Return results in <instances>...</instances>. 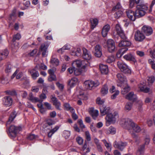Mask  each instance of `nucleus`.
Instances as JSON below:
<instances>
[{
  "label": "nucleus",
  "instance_id": "nucleus-39",
  "mask_svg": "<svg viewBox=\"0 0 155 155\" xmlns=\"http://www.w3.org/2000/svg\"><path fill=\"white\" fill-rule=\"evenodd\" d=\"M15 113V112H13L11 114L10 116L9 117V119L6 123V126L7 127V126L15 118L16 116Z\"/></svg>",
  "mask_w": 155,
  "mask_h": 155
},
{
  "label": "nucleus",
  "instance_id": "nucleus-29",
  "mask_svg": "<svg viewBox=\"0 0 155 155\" xmlns=\"http://www.w3.org/2000/svg\"><path fill=\"white\" fill-rule=\"evenodd\" d=\"M122 87V89L121 90V92L122 94H124L127 93L130 90V87L128 85L127 82V84H123L122 86H120Z\"/></svg>",
  "mask_w": 155,
  "mask_h": 155
},
{
  "label": "nucleus",
  "instance_id": "nucleus-44",
  "mask_svg": "<svg viewBox=\"0 0 155 155\" xmlns=\"http://www.w3.org/2000/svg\"><path fill=\"white\" fill-rule=\"evenodd\" d=\"M114 14V16L115 18L117 19H118L119 18L121 17L123 14V11L120 10H119Z\"/></svg>",
  "mask_w": 155,
  "mask_h": 155
},
{
  "label": "nucleus",
  "instance_id": "nucleus-28",
  "mask_svg": "<svg viewBox=\"0 0 155 155\" xmlns=\"http://www.w3.org/2000/svg\"><path fill=\"white\" fill-rule=\"evenodd\" d=\"M100 71L101 73L106 74L108 72V69L107 65L101 64L99 65Z\"/></svg>",
  "mask_w": 155,
  "mask_h": 155
},
{
  "label": "nucleus",
  "instance_id": "nucleus-26",
  "mask_svg": "<svg viewBox=\"0 0 155 155\" xmlns=\"http://www.w3.org/2000/svg\"><path fill=\"white\" fill-rule=\"evenodd\" d=\"M100 112L102 115L109 114L110 111V108L109 107H106L105 105H102L100 107Z\"/></svg>",
  "mask_w": 155,
  "mask_h": 155
},
{
  "label": "nucleus",
  "instance_id": "nucleus-7",
  "mask_svg": "<svg viewBox=\"0 0 155 155\" xmlns=\"http://www.w3.org/2000/svg\"><path fill=\"white\" fill-rule=\"evenodd\" d=\"M99 85L98 82L94 81L88 80L85 81L84 83V86L85 89L88 90H91L94 87H97Z\"/></svg>",
  "mask_w": 155,
  "mask_h": 155
},
{
  "label": "nucleus",
  "instance_id": "nucleus-3",
  "mask_svg": "<svg viewBox=\"0 0 155 155\" xmlns=\"http://www.w3.org/2000/svg\"><path fill=\"white\" fill-rule=\"evenodd\" d=\"M118 117L117 113L116 112H114L113 114L112 113L107 114L105 118L106 125L108 126L110 123H114Z\"/></svg>",
  "mask_w": 155,
  "mask_h": 155
},
{
  "label": "nucleus",
  "instance_id": "nucleus-51",
  "mask_svg": "<svg viewBox=\"0 0 155 155\" xmlns=\"http://www.w3.org/2000/svg\"><path fill=\"white\" fill-rule=\"evenodd\" d=\"M54 124V121L51 119H48L46 120V127H47L48 125L50 126Z\"/></svg>",
  "mask_w": 155,
  "mask_h": 155
},
{
  "label": "nucleus",
  "instance_id": "nucleus-2",
  "mask_svg": "<svg viewBox=\"0 0 155 155\" xmlns=\"http://www.w3.org/2000/svg\"><path fill=\"white\" fill-rule=\"evenodd\" d=\"M132 132H129L131 134L133 138L134 139L136 142L137 143L139 141V138L137 134L135 133H138L140 132L141 129L138 124L135 123L131 128Z\"/></svg>",
  "mask_w": 155,
  "mask_h": 155
},
{
  "label": "nucleus",
  "instance_id": "nucleus-6",
  "mask_svg": "<svg viewBox=\"0 0 155 155\" xmlns=\"http://www.w3.org/2000/svg\"><path fill=\"white\" fill-rule=\"evenodd\" d=\"M117 65L120 71L126 74H130L131 73V71L130 69L123 61H118Z\"/></svg>",
  "mask_w": 155,
  "mask_h": 155
},
{
  "label": "nucleus",
  "instance_id": "nucleus-1",
  "mask_svg": "<svg viewBox=\"0 0 155 155\" xmlns=\"http://www.w3.org/2000/svg\"><path fill=\"white\" fill-rule=\"evenodd\" d=\"M136 7L135 13L137 18L143 16L146 13L145 10H147L148 8L146 5L143 4L138 5Z\"/></svg>",
  "mask_w": 155,
  "mask_h": 155
},
{
  "label": "nucleus",
  "instance_id": "nucleus-22",
  "mask_svg": "<svg viewBox=\"0 0 155 155\" xmlns=\"http://www.w3.org/2000/svg\"><path fill=\"white\" fill-rule=\"evenodd\" d=\"M3 101L4 104L8 106H11L12 103V98L10 96L4 97L3 99Z\"/></svg>",
  "mask_w": 155,
  "mask_h": 155
},
{
  "label": "nucleus",
  "instance_id": "nucleus-53",
  "mask_svg": "<svg viewBox=\"0 0 155 155\" xmlns=\"http://www.w3.org/2000/svg\"><path fill=\"white\" fill-rule=\"evenodd\" d=\"M140 0H130L129 6L132 8L133 7L135 3L137 4L139 3Z\"/></svg>",
  "mask_w": 155,
  "mask_h": 155
},
{
  "label": "nucleus",
  "instance_id": "nucleus-37",
  "mask_svg": "<svg viewBox=\"0 0 155 155\" xmlns=\"http://www.w3.org/2000/svg\"><path fill=\"white\" fill-rule=\"evenodd\" d=\"M18 70L17 69L11 77V78H13L16 76L17 79H19L22 76V73L21 72H19L18 73Z\"/></svg>",
  "mask_w": 155,
  "mask_h": 155
},
{
  "label": "nucleus",
  "instance_id": "nucleus-50",
  "mask_svg": "<svg viewBox=\"0 0 155 155\" xmlns=\"http://www.w3.org/2000/svg\"><path fill=\"white\" fill-rule=\"evenodd\" d=\"M115 60V58L114 56L111 55L108 57L106 62L108 63H110L114 61Z\"/></svg>",
  "mask_w": 155,
  "mask_h": 155
},
{
  "label": "nucleus",
  "instance_id": "nucleus-15",
  "mask_svg": "<svg viewBox=\"0 0 155 155\" xmlns=\"http://www.w3.org/2000/svg\"><path fill=\"white\" fill-rule=\"evenodd\" d=\"M82 57L86 60H90L91 59L92 56L90 52L85 48H83Z\"/></svg>",
  "mask_w": 155,
  "mask_h": 155
},
{
  "label": "nucleus",
  "instance_id": "nucleus-62",
  "mask_svg": "<svg viewBox=\"0 0 155 155\" xmlns=\"http://www.w3.org/2000/svg\"><path fill=\"white\" fill-rule=\"evenodd\" d=\"M12 66L11 64H8L6 67L5 71L6 73H9L12 71Z\"/></svg>",
  "mask_w": 155,
  "mask_h": 155
},
{
  "label": "nucleus",
  "instance_id": "nucleus-9",
  "mask_svg": "<svg viewBox=\"0 0 155 155\" xmlns=\"http://www.w3.org/2000/svg\"><path fill=\"white\" fill-rule=\"evenodd\" d=\"M145 38V36L142 31L137 30L135 32L134 38L136 41L140 42H142Z\"/></svg>",
  "mask_w": 155,
  "mask_h": 155
},
{
  "label": "nucleus",
  "instance_id": "nucleus-40",
  "mask_svg": "<svg viewBox=\"0 0 155 155\" xmlns=\"http://www.w3.org/2000/svg\"><path fill=\"white\" fill-rule=\"evenodd\" d=\"M9 52L7 49L4 50L1 53V57H0V61L2 60L3 59L6 58L8 55Z\"/></svg>",
  "mask_w": 155,
  "mask_h": 155
},
{
  "label": "nucleus",
  "instance_id": "nucleus-4",
  "mask_svg": "<svg viewBox=\"0 0 155 155\" xmlns=\"http://www.w3.org/2000/svg\"><path fill=\"white\" fill-rule=\"evenodd\" d=\"M115 28V30L113 33L114 36H116L117 38L120 36L124 40L127 39V37L124 35L123 31L119 24H117L116 25Z\"/></svg>",
  "mask_w": 155,
  "mask_h": 155
},
{
  "label": "nucleus",
  "instance_id": "nucleus-54",
  "mask_svg": "<svg viewBox=\"0 0 155 155\" xmlns=\"http://www.w3.org/2000/svg\"><path fill=\"white\" fill-rule=\"evenodd\" d=\"M63 136L66 138H68L70 136L71 133L70 131L65 130L64 131L63 133Z\"/></svg>",
  "mask_w": 155,
  "mask_h": 155
},
{
  "label": "nucleus",
  "instance_id": "nucleus-12",
  "mask_svg": "<svg viewBox=\"0 0 155 155\" xmlns=\"http://www.w3.org/2000/svg\"><path fill=\"white\" fill-rule=\"evenodd\" d=\"M142 31L146 36H149L151 35L153 32L152 28L148 25H145L141 28Z\"/></svg>",
  "mask_w": 155,
  "mask_h": 155
},
{
  "label": "nucleus",
  "instance_id": "nucleus-61",
  "mask_svg": "<svg viewBox=\"0 0 155 155\" xmlns=\"http://www.w3.org/2000/svg\"><path fill=\"white\" fill-rule=\"evenodd\" d=\"M37 137V136L34 134H30L28 136V138L30 140H33L36 139Z\"/></svg>",
  "mask_w": 155,
  "mask_h": 155
},
{
  "label": "nucleus",
  "instance_id": "nucleus-42",
  "mask_svg": "<svg viewBox=\"0 0 155 155\" xmlns=\"http://www.w3.org/2000/svg\"><path fill=\"white\" fill-rule=\"evenodd\" d=\"M108 92L107 86L106 84L104 85L101 89V93L104 95L106 94Z\"/></svg>",
  "mask_w": 155,
  "mask_h": 155
},
{
  "label": "nucleus",
  "instance_id": "nucleus-43",
  "mask_svg": "<svg viewBox=\"0 0 155 155\" xmlns=\"http://www.w3.org/2000/svg\"><path fill=\"white\" fill-rule=\"evenodd\" d=\"M107 134H114L116 132V129L114 127L111 126L107 130Z\"/></svg>",
  "mask_w": 155,
  "mask_h": 155
},
{
  "label": "nucleus",
  "instance_id": "nucleus-34",
  "mask_svg": "<svg viewBox=\"0 0 155 155\" xmlns=\"http://www.w3.org/2000/svg\"><path fill=\"white\" fill-rule=\"evenodd\" d=\"M139 88L141 91L144 93H147L149 91L150 88L143 84H140L138 86Z\"/></svg>",
  "mask_w": 155,
  "mask_h": 155
},
{
  "label": "nucleus",
  "instance_id": "nucleus-11",
  "mask_svg": "<svg viewBox=\"0 0 155 155\" xmlns=\"http://www.w3.org/2000/svg\"><path fill=\"white\" fill-rule=\"evenodd\" d=\"M49 44L47 43H45L42 44L39 49V52L41 53L43 57H45L46 55V53L47 52V49Z\"/></svg>",
  "mask_w": 155,
  "mask_h": 155
},
{
  "label": "nucleus",
  "instance_id": "nucleus-5",
  "mask_svg": "<svg viewBox=\"0 0 155 155\" xmlns=\"http://www.w3.org/2000/svg\"><path fill=\"white\" fill-rule=\"evenodd\" d=\"M122 122L124 123L123 125L124 127L129 132H132L131 128L135 124L133 120L129 118L123 119L120 122V124H122Z\"/></svg>",
  "mask_w": 155,
  "mask_h": 155
},
{
  "label": "nucleus",
  "instance_id": "nucleus-63",
  "mask_svg": "<svg viewBox=\"0 0 155 155\" xmlns=\"http://www.w3.org/2000/svg\"><path fill=\"white\" fill-rule=\"evenodd\" d=\"M121 7V6L120 4L118 3L115 7L113 8L112 10V11H117V10L120 9Z\"/></svg>",
  "mask_w": 155,
  "mask_h": 155
},
{
  "label": "nucleus",
  "instance_id": "nucleus-45",
  "mask_svg": "<svg viewBox=\"0 0 155 155\" xmlns=\"http://www.w3.org/2000/svg\"><path fill=\"white\" fill-rule=\"evenodd\" d=\"M29 100L33 102H37L40 101V100L38 98L33 97L32 93L29 94Z\"/></svg>",
  "mask_w": 155,
  "mask_h": 155
},
{
  "label": "nucleus",
  "instance_id": "nucleus-30",
  "mask_svg": "<svg viewBox=\"0 0 155 155\" xmlns=\"http://www.w3.org/2000/svg\"><path fill=\"white\" fill-rule=\"evenodd\" d=\"M131 45V43L129 41L125 40L121 41L119 44V47H127L130 46Z\"/></svg>",
  "mask_w": 155,
  "mask_h": 155
},
{
  "label": "nucleus",
  "instance_id": "nucleus-17",
  "mask_svg": "<svg viewBox=\"0 0 155 155\" xmlns=\"http://www.w3.org/2000/svg\"><path fill=\"white\" fill-rule=\"evenodd\" d=\"M94 55L96 57H100L102 55L101 47L99 45H97L94 47Z\"/></svg>",
  "mask_w": 155,
  "mask_h": 155
},
{
  "label": "nucleus",
  "instance_id": "nucleus-59",
  "mask_svg": "<svg viewBox=\"0 0 155 155\" xmlns=\"http://www.w3.org/2000/svg\"><path fill=\"white\" fill-rule=\"evenodd\" d=\"M81 72V69L77 68L75 67L74 70V74L75 75L78 76L80 75Z\"/></svg>",
  "mask_w": 155,
  "mask_h": 155
},
{
  "label": "nucleus",
  "instance_id": "nucleus-24",
  "mask_svg": "<svg viewBox=\"0 0 155 155\" xmlns=\"http://www.w3.org/2000/svg\"><path fill=\"white\" fill-rule=\"evenodd\" d=\"M71 53L73 56L79 57L81 54V50L79 48H78L77 49L74 48H73L71 49Z\"/></svg>",
  "mask_w": 155,
  "mask_h": 155
},
{
  "label": "nucleus",
  "instance_id": "nucleus-8",
  "mask_svg": "<svg viewBox=\"0 0 155 155\" xmlns=\"http://www.w3.org/2000/svg\"><path fill=\"white\" fill-rule=\"evenodd\" d=\"M100 40V34L98 32H94L89 36L88 41L91 45H94L95 43Z\"/></svg>",
  "mask_w": 155,
  "mask_h": 155
},
{
  "label": "nucleus",
  "instance_id": "nucleus-25",
  "mask_svg": "<svg viewBox=\"0 0 155 155\" xmlns=\"http://www.w3.org/2000/svg\"><path fill=\"white\" fill-rule=\"evenodd\" d=\"M125 98L133 101H136L137 98V95L133 92H131L127 94L126 95Z\"/></svg>",
  "mask_w": 155,
  "mask_h": 155
},
{
  "label": "nucleus",
  "instance_id": "nucleus-56",
  "mask_svg": "<svg viewBox=\"0 0 155 155\" xmlns=\"http://www.w3.org/2000/svg\"><path fill=\"white\" fill-rule=\"evenodd\" d=\"M21 38V36L20 34L17 33L16 35H15L13 37L12 39L13 42H14L16 40H19Z\"/></svg>",
  "mask_w": 155,
  "mask_h": 155
},
{
  "label": "nucleus",
  "instance_id": "nucleus-57",
  "mask_svg": "<svg viewBox=\"0 0 155 155\" xmlns=\"http://www.w3.org/2000/svg\"><path fill=\"white\" fill-rule=\"evenodd\" d=\"M104 101L103 100H101L100 97L97 98L96 100V103L101 106H102V104L104 103Z\"/></svg>",
  "mask_w": 155,
  "mask_h": 155
},
{
  "label": "nucleus",
  "instance_id": "nucleus-64",
  "mask_svg": "<svg viewBox=\"0 0 155 155\" xmlns=\"http://www.w3.org/2000/svg\"><path fill=\"white\" fill-rule=\"evenodd\" d=\"M150 55L153 58H155V50H150Z\"/></svg>",
  "mask_w": 155,
  "mask_h": 155
},
{
  "label": "nucleus",
  "instance_id": "nucleus-14",
  "mask_svg": "<svg viewBox=\"0 0 155 155\" xmlns=\"http://www.w3.org/2000/svg\"><path fill=\"white\" fill-rule=\"evenodd\" d=\"M107 43L108 51L110 52L114 51L116 47L114 40L111 39H109L107 40Z\"/></svg>",
  "mask_w": 155,
  "mask_h": 155
},
{
  "label": "nucleus",
  "instance_id": "nucleus-36",
  "mask_svg": "<svg viewBox=\"0 0 155 155\" xmlns=\"http://www.w3.org/2000/svg\"><path fill=\"white\" fill-rule=\"evenodd\" d=\"M59 128V127L58 126H56L54 128L51 130L48 133V137H51L53 134L58 130Z\"/></svg>",
  "mask_w": 155,
  "mask_h": 155
},
{
  "label": "nucleus",
  "instance_id": "nucleus-27",
  "mask_svg": "<svg viewBox=\"0 0 155 155\" xmlns=\"http://www.w3.org/2000/svg\"><path fill=\"white\" fill-rule=\"evenodd\" d=\"M89 112L94 119L96 118L99 114L98 111L97 110H94L93 107L89 109Z\"/></svg>",
  "mask_w": 155,
  "mask_h": 155
},
{
  "label": "nucleus",
  "instance_id": "nucleus-47",
  "mask_svg": "<svg viewBox=\"0 0 155 155\" xmlns=\"http://www.w3.org/2000/svg\"><path fill=\"white\" fill-rule=\"evenodd\" d=\"M147 124L149 127L152 126L153 124L155 125V118L154 117L153 120L151 119H148L147 120Z\"/></svg>",
  "mask_w": 155,
  "mask_h": 155
},
{
  "label": "nucleus",
  "instance_id": "nucleus-19",
  "mask_svg": "<svg viewBox=\"0 0 155 155\" xmlns=\"http://www.w3.org/2000/svg\"><path fill=\"white\" fill-rule=\"evenodd\" d=\"M51 99L53 102V105L55 106L56 109L59 110H61V104L58 101V99L55 97L52 96Z\"/></svg>",
  "mask_w": 155,
  "mask_h": 155
},
{
  "label": "nucleus",
  "instance_id": "nucleus-49",
  "mask_svg": "<svg viewBox=\"0 0 155 155\" xmlns=\"http://www.w3.org/2000/svg\"><path fill=\"white\" fill-rule=\"evenodd\" d=\"M147 81L149 84H151L155 81V77L153 75L149 76L147 78Z\"/></svg>",
  "mask_w": 155,
  "mask_h": 155
},
{
  "label": "nucleus",
  "instance_id": "nucleus-21",
  "mask_svg": "<svg viewBox=\"0 0 155 155\" xmlns=\"http://www.w3.org/2000/svg\"><path fill=\"white\" fill-rule=\"evenodd\" d=\"M37 69L38 67L36 66L34 68L29 71L32 78L33 79H36L39 76V74L38 71H37Z\"/></svg>",
  "mask_w": 155,
  "mask_h": 155
},
{
  "label": "nucleus",
  "instance_id": "nucleus-32",
  "mask_svg": "<svg viewBox=\"0 0 155 155\" xmlns=\"http://www.w3.org/2000/svg\"><path fill=\"white\" fill-rule=\"evenodd\" d=\"M50 63L51 64L54 66H58L59 63L58 59L55 57L54 55H52L50 60Z\"/></svg>",
  "mask_w": 155,
  "mask_h": 155
},
{
  "label": "nucleus",
  "instance_id": "nucleus-58",
  "mask_svg": "<svg viewBox=\"0 0 155 155\" xmlns=\"http://www.w3.org/2000/svg\"><path fill=\"white\" fill-rule=\"evenodd\" d=\"M16 15L15 12H13L10 14L9 17V19L10 20H12L13 21H14L15 19Z\"/></svg>",
  "mask_w": 155,
  "mask_h": 155
},
{
  "label": "nucleus",
  "instance_id": "nucleus-38",
  "mask_svg": "<svg viewBox=\"0 0 155 155\" xmlns=\"http://www.w3.org/2000/svg\"><path fill=\"white\" fill-rule=\"evenodd\" d=\"M90 21L91 24V28L93 29L97 26L98 23V20L96 18L91 19Z\"/></svg>",
  "mask_w": 155,
  "mask_h": 155
},
{
  "label": "nucleus",
  "instance_id": "nucleus-10",
  "mask_svg": "<svg viewBox=\"0 0 155 155\" xmlns=\"http://www.w3.org/2000/svg\"><path fill=\"white\" fill-rule=\"evenodd\" d=\"M21 128L20 127H15L14 125H11L9 129V135L14 137L16 136L17 133L20 131Z\"/></svg>",
  "mask_w": 155,
  "mask_h": 155
},
{
  "label": "nucleus",
  "instance_id": "nucleus-55",
  "mask_svg": "<svg viewBox=\"0 0 155 155\" xmlns=\"http://www.w3.org/2000/svg\"><path fill=\"white\" fill-rule=\"evenodd\" d=\"M48 81L50 82L56 81V76L54 74L50 75L48 77Z\"/></svg>",
  "mask_w": 155,
  "mask_h": 155
},
{
  "label": "nucleus",
  "instance_id": "nucleus-46",
  "mask_svg": "<svg viewBox=\"0 0 155 155\" xmlns=\"http://www.w3.org/2000/svg\"><path fill=\"white\" fill-rule=\"evenodd\" d=\"M64 106L66 110H70L71 112H74V108L71 107L68 103H65L64 104Z\"/></svg>",
  "mask_w": 155,
  "mask_h": 155
},
{
  "label": "nucleus",
  "instance_id": "nucleus-16",
  "mask_svg": "<svg viewBox=\"0 0 155 155\" xmlns=\"http://www.w3.org/2000/svg\"><path fill=\"white\" fill-rule=\"evenodd\" d=\"M126 13L127 17L130 20L134 21L137 18L135 12L132 10H127Z\"/></svg>",
  "mask_w": 155,
  "mask_h": 155
},
{
  "label": "nucleus",
  "instance_id": "nucleus-18",
  "mask_svg": "<svg viewBox=\"0 0 155 155\" xmlns=\"http://www.w3.org/2000/svg\"><path fill=\"white\" fill-rule=\"evenodd\" d=\"M127 145V143L122 142L117 143L115 141L114 144V146L115 148H117L121 151H122Z\"/></svg>",
  "mask_w": 155,
  "mask_h": 155
},
{
  "label": "nucleus",
  "instance_id": "nucleus-60",
  "mask_svg": "<svg viewBox=\"0 0 155 155\" xmlns=\"http://www.w3.org/2000/svg\"><path fill=\"white\" fill-rule=\"evenodd\" d=\"M78 143L80 145L82 144L83 143V139L81 137H78L76 138Z\"/></svg>",
  "mask_w": 155,
  "mask_h": 155
},
{
  "label": "nucleus",
  "instance_id": "nucleus-33",
  "mask_svg": "<svg viewBox=\"0 0 155 155\" xmlns=\"http://www.w3.org/2000/svg\"><path fill=\"white\" fill-rule=\"evenodd\" d=\"M124 58L127 60L130 61L135 62L136 60L134 55L131 54H128L124 56Z\"/></svg>",
  "mask_w": 155,
  "mask_h": 155
},
{
  "label": "nucleus",
  "instance_id": "nucleus-35",
  "mask_svg": "<svg viewBox=\"0 0 155 155\" xmlns=\"http://www.w3.org/2000/svg\"><path fill=\"white\" fill-rule=\"evenodd\" d=\"M78 79L77 78H72L68 83V84L71 88L74 87L78 83Z\"/></svg>",
  "mask_w": 155,
  "mask_h": 155
},
{
  "label": "nucleus",
  "instance_id": "nucleus-31",
  "mask_svg": "<svg viewBox=\"0 0 155 155\" xmlns=\"http://www.w3.org/2000/svg\"><path fill=\"white\" fill-rule=\"evenodd\" d=\"M145 147L144 144L140 146L138 148L136 155H144V153Z\"/></svg>",
  "mask_w": 155,
  "mask_h": 155
},
{
  "label": "nucleus",
  "instance_id": "nucleus-48",
  "mask_svg": "<svg viewBox=\"0 0 155 155\" xmlns=\"http://www.w3.org/2000/svg\"><path fill=\"white\" fill-rule=\"evenodd\" d=\"M102 141L104 143L107 149L110 151H111V144L107 143L105 140H103Z\"/></svg>",
  "mask_w": 155,
  "mask_h": 155
},
{
  "label": "nucleus",
  "instance_id": "nucleus-20",
  "mask_svg": "<svg viewBox=\"0 0 155 155\" xmlns=\"http://www.w3.org/2000/svg\"><path fill=\"white\" fill-rule=\"evenodd\" d=\"M89 64L87 63L85 64H84V61H82L80 60H77L73 62L72 64V66L73 67H76L78 68H79L81 66L82 67H85L87 66Z\"/></svg>",
  "mask_w": 155,
  "mask_h": 155
},
{
  "label": "nucleus",
  "instance_id": "nucleus-52",
  "mask_svg": "<svg viewBox=\"0 0 155 155\" xmlns=\"http://www.w3.org/2000/svg\"><path fill=\"white\" fill-rule=\"evenodd\" d=\"M132 103L131 102L127 103L125 106V110L127 111L130 110L132 108Z\"/></svg>",
  "mask_w": 155,
  "mask_h": 155
},
{
  "label": "nucleus",
  "instance_id": "nucleus-23",
  "mask_svg": "<svg viewBox=\"0 0 155 155\" xmlns=\"http://www.w3.org/2000/svg\"><path fill=\"white\" fill-rule=\"evenodd\" d=\"M110 29V26L108 24H107L103 27L101 31V34L103 37H105L107 36Z\"/></svg>",
  "mask_w": 155,
  "mask_h": 155
},
{
  "label": "nucleus",
  "instance_id": "nucleus-13",
  "mask_svg": "<svg viewBox=\"0 0 155 155\" xmlns=\"http://www.w3.org/2000/svg\"><path fill=\"white\" fill-rule=\"evenodd\" d=\"M117 77L118 78L119 82H118L117 85L118 86H122L123 84H127V80L125 77L120 73H118L117 74Z\"/></svg>",
  "mask_w": 155,
  "mask_h": 155
},
{
  "label": "nucleus",
  "instance_id": "nucleus-41",
  "mask_svg": "<svg viewBox=\"0 0 155 155\" xmlns=\"http://www.w3.org/2000/svg\"><path fill=\"white\" fill-rule=\"evenodd\" d=\"M71 46L68 45H66L64 46L62 48L58 50V52L61 54H62L65 50H69Z\"/></svg>",
  "mask_w": 155,
  "mask_h": 155
}]
</instances>
